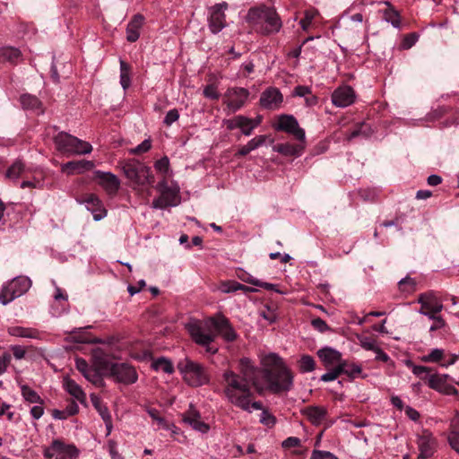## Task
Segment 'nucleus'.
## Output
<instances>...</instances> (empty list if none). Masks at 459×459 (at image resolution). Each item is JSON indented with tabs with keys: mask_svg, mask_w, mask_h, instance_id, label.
Masks as SVG:
<instances>
[{
	"mask_svg": "<svg viewBox=\"0 0 459 459\" xmlns=\"http://www.w3.org/2000/svg\"><path fill=\"white\" fill-rule=\"evenodd\" d=\"M239 371V374L231 369L223 372V392L226 398L243 411L250 412L251 409L262 410L263 405L260 402H251L250 384L254 381L255 369L247 358L240 359Z\"/></svg>",
	"mask_w": 459,
	"mask_h": 459,
	"instance_id": "nucleus-1",
	"label": "nucleus"
},
{
	"mask_svg": "<svg viewBox=\"0 0 459 459\" xmlns=\"http://www.w3.org/2000/svg\"><path fill=\"white\" fill-rule=\"evenodd\" d=\"M264 378L268 390L273 394L288 392L293 385V375L286 367L282 359L275 353L265 355L262 359Z\"/></svg>",
	"mask_w": 459,
	"mask_h": 459,
	"instance_id": "nucleus-2",
	"label": "nucleus"
},
{
	"mask_svg": "<svg viewBox=\"0 0 459 459\" xmlns=\"http://www.w3.org/2000/svg\"><path fill=\"white\" fill-rule=\"evenodd\" d=\"M193 341L205 348L206 352L215 354L218 348L212 345L216 339V333L213 331V316L204 320H192L186 325Z\"/></svg>",
	"mask_w": 459,
	"mask_h": 459,
	"instance_id": "nucleus-3",
	"label": "nucleus"
},
{
	"mask_svg": "<svg viewBox=\"0 0 459 459\" xmlns=\"http://www.w3.org/2000/svg\"><path fill=\"white\" fill-rule=\"evenodd\" d=\"M247 20L254 26L259 27L264 34L276 33L281 28V19L275 9L265 5L251 8Z\"/></svg>",
	"mask_w": 459,
	"mask_h": 459,
	"instance_id": "nucleus-4",
	"label": "nucleus"
},
{
	"mask_svg": "<svg viewBox=\"0 0 459 459\" xmlns=\"http://www.w3.org/2000/svg\"><path fill=\"white\" fill-rule=\"evenodd\" d=\"M177 368L183 376L184 381L190 386L197 387L209 382V375L205 367L188 357L180 359Z\"/></svg>",
	"mask_w": 459,
	"mask_h": 459,
	"instance_id": "nucleus-5",
	"label": "nucleus"
},
{
	"mask_svg": "<svg viewBox=\"0 0 459 459\" xmlns=\"http://www.w3.org/2000/svg\"><path fill=\"white\" fill-rule=\"evenodd\" d=\"M53 140L56 150L67 157L89 154L92 152V146L90 143L65 132L58 133Z\"/></svg>",
	"mask_w": 459,
	"mask_h": 459,
	"instance_id": "nucleus-6",
	"label": "nucleus"
},
{
	"mask_svg": "<svg viewBox=\"0 0 459 459\" xmlns=\"http://www.w3.org/2000/svg\"><path fill=\"white\" fill-rule=\"evenodd\" d=\"M31 286V281L27 277H15L2 288L0 292V303L7 305L16 298L23 295Z\"/></svg>",
	"mask_w": 459,
	"mask_h": 459,
	"instance_id": "nucleus-7",
	"label": "nucleus"
},
{
	"mask_svg": "<svg viewBox=\"0 0 459 459\" xmlns=\"http://www.w3.org/2000/svg\"><path fill=\"white\" fill-rule=\"evenodd\" d=\"M120 167L128 180L129 186L138 192H142L143 186L142 181L143 163L142 160L136 158L126 159L120 162Z\"/></svg>",
	"mask_w": 459,
	"mask_h": 459,
	"instance_id": "nucleus-8",
	"label": "nucleus"
},
{
	"mask_svg": "<svg viewBox=\"0 0 459 459\" xmlns=\"http://www.w3.org/2000/svg\"><path fill=\"white\" fill-rule=\"evenodd\" d=\"M44 456L49 459H77L79 450L72 444H66L61 439H55L43 451Z\"/></svg>",
	"mask_w": 459,
	"mask_h": 459,
	"instance_id": "nucleus-9",
	"label": "nucleus"
},
{
	"mask_svg": "<svg viewBox=\"0 0 459 459\" xmlns=\"http://www.w3.org/2000/svg\"><path fill=\"white\" fill-rule=\"evenodd\" d=\"M276 131H282L292 134L297 140L304 142L306 139L305 131L299 126L298 120L292 115H281L277 123L273 126Z\"/></svg>",
	"mask_w": 459,
	"mask_h": 459,
	"instance_id": "nucleus-10",
	"label": "nucleus"
},
{
	"mask_svg": "<svg viewBox=\"0 0 459 459\" xmlns=\"http://www.w3.org/2000/svg\"><path fill=\"white\" fill-rule=\"evenodd\" d=\"M248 96V90L241 87H232L229 88L224 93L223 102L230 112L235 113L245 105Z\"/></svg>",
	"mask_w": 459,
	"mask_h": 459,
	"instance_id": "nucleus-11",
	"label": "nucleus"
},
{
	"mask_svg": "<svg viewBox=\"0 0 459 459\" xmlns=\"http://www.w3.org/2000/svg\"><path fill=\"white\" fill-rule=\"evenodd\" d=\"M156 188L160 195L153 201L152 206L154 208L163 209L178 204V190L168 186L166 180L159 182Z\"/></svg>",
	"mask_w": 459,
	"mask_h": 459,
	"instance_id": "nucleus-12",
	"label": "nucleus"
},
{
	"mask_svg": "<svg viewBox=\"0 0 459 459\" xmlns=\"http://www.w3.org/2000/svg\"><path fill=\"white\" fill-rule=\"evenodd\" d=\"M94 180L109 196H115L120 188L119 178L111 172L94 171Z\"/></svg>",
	"mask_w": 459,
	"mask_h": 459,
	"instance_id": "nucleus-13",
	"label": "nucleus"
},
{
	"mask_svg": "<svg viewBox=\"0 0 459 459\" xmlns=\"http://www.w3.org/2000/svg\"><path fill=\"white\" fill-rule=\"evenodd\" d=\"M228 8V4L225 2L216 4L210 9L209 16V29L216 34L220 32L226 26L225 11Z\"/></svg>",
	"mask_w": 459,
	"mask_h": 459,
	"instance_id": "nucleus-14",
	"label": "nucleus"
},
{
	"mask_svg": "<svg viewBox=\"0 0 459 459\" xmlns=\"http://www.w3.org/2000/svg\"><path fill=\"white\" fill-rule=\"evenodd\" d=\"M109 371L111 375L107 376L117 382L132 384L137 380L134 368L125 363H114Z\"/></svg>",
	"mask_w": 459,
	"mask_h": 459,
	"instance_id": "nucleus-15",
	"label": "nucleus"
},
{
	"mask_svg": "<svg viewBox=\"0 0 459 459\" xmlns=\"http://www.w3.org/2000/svg\"><path fill=\"white\" fill-rule=\"evenodd\" d=\"M213 331L216 337L221 335L227 342H233L238 337L229 319L221 314L213 316Z\"/></svg>",
	"mask_w": 459,
	"mask_h": 459,
	"instance_id": "nucleus-16",
	"label": "nucleus"
},
{
	"mask_svg": "<svg viewBox=\"0 0 459 459\" xmlns=\"http://www.w3.org/2000/svg\"><path fill=\"white\" fill-rule=\"evenodd\" d=\"M419 455L418 459H427L431 457L436 452L437 441L433 435L428 431H424L418 437L417 440Z\"/></svg>",
	"mask_w": 459,
	"mask_h": 459,
	"instance_id": "nucleus-17",
	"label": "nucleus"
},
{
	"mask_svg": "<svg viewBox=\"0 0 459 459\" xmlns=\"http://www.w3.org/2000/svg\"><path fill=\"white\" fill-rule=\"evenodd\" d=\"M355 92L351 86L342 85L332 93V102L339 108H346L355 101Z\"/></svg>",
	"mask_w": 459,
	"mask_h": 459,
	"instance_id": "nucleus-18",
	"label": "nucleus"
},
{
	"mask_svg": "<svg viewBox=\"0 0 459 459\" xmlns=\"http://www.w3.org/2000/svg\"><path fill=\"white\" fill-rule=\"evenodd\" d=\"M283 97L277 88L266 89L260 97V105L267 109L276 110L280 108Z\"/></svg>",
	"mask_w": 459,
	"mask_h": 459,
	"instance_id": "nucleus-19",
	"label": "nucleus"
},
{
	"mask_svg": "<svg viewBox=\"0 0 459 459\" xmlns=\"http://www.w3.org/2000/svg\"><path fill=\"white\" fill-rule=\"evenodd\" d=\"M80 202L85 204L87 210L92 213L95 221H100L106 216L107 211L100 199L95 194L84 195Z\"/></svg>",
	"mask_w": 459,
	"mask_h": 459,
	"instance_id": "nucleus-20",
	"label": "nucleus"
},
{
	"mask_svg": "<svg viewBox=\"0 0 459 459\" xmlns=\"http://www.w3.org/2000/svg\"><path fill=\"white\" fill-rule=\"evenodd\" d=\"M182 420L185 423L201 433H206L210 429L209 425L201 420L199 411L192 404H190L189 410L183 414Z\"/></svg>",
	"mask_w": 459,
	"mask_h": 459,
	"instance_id": "nucleus-21",
	"label": "nucleus"
},
{
	"mask_svg": "<svg viewBox=\"0 0 459 459\" xmlns=\"http://www.w3.org/2000/svg\"><path fill=\"white\" fill-rule=\"evenodd\" d=\"M95 163L91 160H71L61 165V171L67 175L82 174L93 169Z\"/></svg>",
	"mask_w": 459,
	"mask_h": 459,
	"instance_id": "nucleus-22",
	"label": "nucleus"
},
{
	"mask_svg": "<svg viewBox=\"0 0 459 459\" xmlns=\"http://www.w3.org/2000/svg\"><path fill=\"white\" fill-rule=\"evenodd\" d=\"M419 303H420V308L428 313L429 312H441L443 309V304L440 299L433 292L422 293L419 296Z\"/></svg>",
	"mask_w": 459,
	"mask_h": 459,
	"instance_id": "nucleus-23",
	"label": "nucleus"
},
{
	"mask_svg": "<svg viewBox=\"0 0 459 459\" xmlns=\"http://www.w3.org/2000/svg\"><path fill=\"white\" fill-rule=\"evenodd\" d=\"M91 401L94 408L97 410L99 414L100 415L101 419L105 422L106 429H107V435H109L112 430V419L111 415L108 411V409L106 405L103 404L101 399L94 394H91Z\"/></svg>",
	"mask_w": 459,
	"mask_h": 459,
	"instance_id": "nucleus-24",
	"label": "nucleus"
},
{
	"mask_svg": "<svg viewBox=\"0 0 459 459\" xmlns=\"http://www.w3.org/2000/svg\"><path fill=\"white\" fill-rule=\"evenodd\" d=\"M143 29V17L136 14L133 17L126 28V39L130 42L136 41Z\"/></svg>",
	"mask_w": 459,
	"mask_h": 459,
	"instance_id": "nucleus-25",
	"label": "nucleus"
},
{
	"mask_svg": "<svg viewBox=\"0 0 459 459\" xmlns=\"http://www.w3.org/2000/svg\"><path fill=\"white\" fill-rule=\"evenodd\" d=\"M63 387L71 396H73L79 403H84L86 402L85 393L74 379L70 378L69 377H64Z\"/></svg>",
	"mask_w": 459,
	"mask_h": 459,
	"instance_id": "nucleus-26",
	"label": "nucleus"
},
{
	"mask_svg": "<svg viewBox=\"0 0 459 459\" xmlns=\"http://www.w3.org/2000/svg\"><path fill=\"white\" fill-rule=\"evenodd\" d=\"M317 355L326 367L335 363L340 365V363L343 361L342 359V353L330 347L320 349L317 351Z\"/></svg>",
	"mask_w": 459,
	"mask_h": 459,
	"instance_id": "nucleus-27",
	"label": "nucleus"
},
{
	"mask_svg": "<svg viewBox=\"0 0 459 459\" xmlns=\"http://www.w3.org/2000/svg\"><path fill=\"white\" fill-rule=\"evenodd\" d=\"M148 358L151 359V368L154 371H162L167 374H172L174 372L173 364L169 359L165 357L154 359L145 351V359Z\"/></svg>",
	"mask_w": 459,
	"mask_h": 459,
	"instance_id": "nucleus-28",
	"label": "nucleus"
},
{
	"mask_svg": "<svg viewBox=\"0 0 459 459\" xmlns=\"http://www.w3.org/2000/svg\"><path fill=\"white\" fill-rule=\"evenodd\" d=\"M92 359L94 366L100 371H109L114 364L111 363L109 357L100 348L93 351Z\"/></svg>",
	"mask_w": 459,
	"mask_h": 459,
	"instance_id": "nucleus-29",
	"label": "nucleus"
},
{
	"mask_svg": "<svg viewBox=\"0 0 459 459\" xmlns=\"http://www.w3.org/2000/svg\"><path fill=\"white\" fill-rule=\"evenodd\" d=\"M273 151L285 156L299 157L301 155L304 146L301 144L279 143L273 146Z\"/></svg>",
	"mask_w": 459,
	"mask_h": 459,
	"instance_id": "nucleus-30",
	"label": "nucleus"
},
{
	"mask_svg": "<svg viewBox=\"0 0 459 459\" xmlns=\"http://www.w3.org/2000/svg\"><path fill=\"white\" fill-rule=\"evenodd\" d=\"M21 57L22 53L16 48L9 46L0 48V61L16 65L21 60Z\"/></svg>",
	"mask_w": 459,
	"mask_h": 459,
	"instance_id": "nucleus-31",
	"label": "nucleus"
},
{
	"mask_svg": "<svg viewBox=\"0 0 459 459\" xmlns=\"http://www.w3.org/2000/svg\"><path fill=\"white\" fill-rule=\"evenodd\" d=\"M10 335L15 337L38 339L39 337V332L37 329L22 326H10L7 329Z\"/></svg>",
	"mask_w": 459,
	"mask_h": 459,
	"instance_id": "nucleus-32",
	"label": "nucleus"
},
{
	"mask_svg": "<svg viewBox=\"0 0 459 459\" xmlns=\"http://www.w3.org/2000/svg\"><path fill=\"white\" fill-rule=\"evenodd\" d=\"M238 277L242 281L250 283L252 285H255V286H257V287H261V288H264V289L269 290L278 291V290L276 288L277 286L275 284L268 283V282H264L262 281H259V280L254 278L248 273L245 272L244 270H240L238 273Z\"/></svg>",
	"mask_w": 459,
	"mask_h": 459,
	"instance_id": "nucleus-33",
	"label": "nucleus"
},
{
	"mask_svg": "<svg viewBox=\"0 0 459 459\" xmlns=\"http://www.w3.org/2000/svg\"><path fill=\"white\" fill-rule=\"evenodd\" d=\"M447 439L450 446L459 454V413L451 422V431Z\"/></svg>",
	"mask_w": 459,
	"mask_h": 459,
	"instance_id": "nucleus-34",
	"label": "nucleus"
},
{
	"mask_svg": "<svg viewBox=\"0 0 459 459\" xmlns=\"http://www.w3.org/2000/svg\"><path fill=\"white\" fill-rule=\"evenodd\" d=\"M307 419L315 425H318L325 419L326 410L323 407H309L306 410Z\"/></svg>",
	"mask_w": 459,
	"mask_h": 459,
	"instance_id": "nucleus-35",
	"label": "nucleus"
},
{
	"mask_svg": "<svg viewBox=\"0 0 459 459\" xmlns=\"http://www.w3.org/2000/svg\"><path fill=\"white\" fill-rule=\"evenodd\" d=\"M21 393L22 398L28 403L35 404L44 403L42 398L39 395V394L27 385H21Z\"/></svg>",
	"mask_w": 459,
	"mask_h": 459,
	"instance_id": "nucleus-36",
	"label": "nucleus"
},
{
	"mask_svg": "<svg viewBox=\"0 0 459 459\" xmlns=\"http://www.w3.org/2000/svg\"><path fill=\"white\" fill-rule=\"evenodd\" d=\"M342 374L347 375L351 378H356L360 376L362 368L359 365L355 363H349L347 360H343L340 363Z\"/></svg>",
	"mask_w": 459,
	"mask_h": 459,
	"instance_id": "nucleus-37",
	"label": "nucleus"
},
{
	"mask_svg": "<svg viewBox=\"0 0 459 459\" xmlns=\"http://www.w3.org/2000/svg\"><path fill=\"white\" fill-rule=\"evenodd\" d=\"M130 75L131 66L126 62L120 59V84L125 91L130 86Z\"/></svg>",
	"mask_w": 459,
	"mask_h": 459,
	"instance_id": "nucleus-38",
	"label": "nucleus"
},
{
	"mask_svg": "<svg viewBox=\"0 0 459 459\" xmlns=\"http://www.w3.org/2000/svg\"><path fill=\"white\" fill-rule=\"evenodd\" d=\"M387 4L389 7L384 11L383 15L385 21L391 23L394 28H400L401 18L399 13L393 9L388 3Z\"/></svg>",
	"mask_w": 459,
	"mask_h": 459,
	"instance_id": "nucleus-39",
	"label": "nucleus"
},
{
	"mask_svg": "<svg viewBox=\"0 0 459 459\" xmlns=\"http://www.w3.org/2000/svg\"><path fill=\"white\" fill-rule=\"evenodd\" d=\"M25 166L21 160H16L6 171V177L11 179H17L24 171Z\"/></svg>",
	"mask_w": 459,
	"mask_h": 459,
	"instance_id": "nucleus-40",
	"label": "nucleus"
},
{
	"mask_svg": "<svg viewBox=\"0 0 459 459\" xmlns=\"http://www.w3.org/2000/svg\"><path fill=\"white\" fill-rule=\"evenodd\" d=\"M21 103L24 108L35 110L40 108L39 100L32 95H22L21 97Z\"/></svg>",
	"mask_w": 459,
	"mask_h": 459,
	"instance_id": "nucleus-41",
	"label": "nucleus"
},
{
	"mask_svg": "<svg viewBox=\"0 0 459 459\" xmlns=\"http://www.w3.org/2000/svg\"><path fill=\"white\" fill-rule=\"evenodd\" d=\"M148 414L157 423L158 429H170V425L164 420L160 412L155 409H148Z\"/></svg>",
	"mask_w": 459,
	"mask_h": 459,
	"instance_id": "nucleus-42",
	"label": "nucleus"
},
{
	"mask_svg": "<svg viewBox=\"0 0 459 459\" xmlns=\"http://www.w3.org/2000/svg\"><path fill=\"white\" fill-rule=\"evenodd\" d=\"M299 366L301 372H311L315 369V359L310 355H302Z\"/></svg>",
	"mask_w": 459,
	"mask_h": 459,
	"instance_id": "nucleus-43",
	"label": "nucleus"
},
{
	"mask_svg": "<svg viewBox=\"0 0 459 459\" xmlns=\"http://www.w3.org/2000/svg\"><path fill=\"white\" fill-rule=\"evenodd\" d=\"M318 15V11L314 8L307 9L304 12V18L300 20L299 24L303 30H307L313 19Z\"/></svg>",
	"mask_w": 459,
	"mask_h": 459,
	"instance_id": "nucleus-44",
	"label": "nucleus"
},
{
	"mask_svg": "<svg viewBox=\"0 0 459 459\" xmlns=\"http://www.w3.org/2000/svg\"><path fill=\"white\" fill-rule=\"evenodd\" d=\"M240 289H242L241 283L236 281H221L218 287V290L223 293L235 292Z\"/></svg>",
	"mask_w": 459,
	"mask_h": 459,
	"instance_id": "nucleus-45",
	"label": "nucleus"
},
{
	"mask_svg": "<svg viewBox=\"0 0 459 459\" xmlns=\"http://www.w3.org/2000/svg\"><path fill=\"white\" fill-rule=\"evenodd\" d=\"M100 370L91 368L85 376L84 377L96 386H102L103 385V379L101 377V375L99 373Z\"/></svg>",
	"mask_w": 459,
	"mask_h": 459,
	"instance_id": "nucleus-46",
	"label": "nucleus"
},
{
	"mask_svg": "<svg viewBox=\"0 0 459 459\" xmlns=\"http://www.w3.org/2000/svg\"><path fill=\"white\" fill-rule=\"evenodd\" d=\"M244 121H247L246 117L239 115V116L234 117L231 119L226 120L224 123L229 130H233V129L238 128V126H244L243 125Z\"/></svg>",
	"mask_w": 459,
	"mask_h": 459,
	"instance_id": "nucleus-47",
	"label": "nucleus"
},
{
	"mask_svg": "<svg viewBox=\"0 0 459 459\" xmlns=\"http://www.w3.org/2000/svg\"><path fill=\"white\" fill-rule=\"evenodd\" d=\"M446 377L439 375H429V387L438 390L445 383Z\"/></svg>",
	"mask_w": 459,
	"mask_h": 459,
	"instance_id": "nucleus-48",
	"label": "nucleus"
},
{
	"mask_svg": "<svg viewBox=\"0 0 459 459\" xmlns=\"http://www.w3.org/2000/svg\"><path fill=\"white\" fill-rule=\"evenodd\" d=\"M155 169L165 175L169 171V160L167 156L162 157L161 159L158 160L154 164Z\"/></svg>",
	"mask_w": 459,
	"mask_h": 459,
	"instance_id": "nucleus-49",
	"label": "nucleus"
},
{
	"mask_svg": "<svg viewBox=\"0 0 459 459\" xmlns=\"http://www.w3.org/2000/svg\"><path fill=\"white\" fill-rule=\"evenodd\" d=\"M203 94L205 98L211 100H218L220 98L217 86L213 83L206 85L204 89Z\"/></svg>",
	"mask_w": 459,
	"mask_h": 459,
	"instance_id": "nucleus-50",
	"label": "nucleus"
},
{
	"mask_svg": "<svg viewBox=\"0 0 459 459\" xmlns=\"http://www.w3.org/2000/svg\"><path fill=\"white\" fill-rule=\"evenodd\" d=\"M260 422L268 428H272L276 423V419L268 411L264 410L261 413Z\"/></svg>",
	"mask_w": 459,
	"mask_h": 459,
	"instance_id": "nucleus-51",
	"label": "nucleus"
},
{
	"mask_svg": "<svg viewBox=\"0 0 459 459\" xmlns=\"http://www.w3.org/2000/svg\"><path fill=\"white\" fill-rule=\"evenodd\" d=\"M342 374V369L340 365H337L332 370L326 372L325 374L321 376V380L324 382H329L335 380Z\"/></svg>",
	"mask_w": 459,
	"mask_h": 459,
	"instance_id": "nucleus-52",
	"label": "nucleus"
},
{
	"mask_svg": "<svg viewBox=\"0 0 459 459\" xmlns=\"http://www.w3.org/2000/svg\"><path fill=\"white\" fill-rule=\"evenodd\" d=\"M266 139H267V135H257V136L254 137L247 143L249 150L252 152V151H255L257 148L263 146L265 143Z\"/></svg>",
	"mask_w": 459,
	"mask_h": 459,
	"instance_id": "nucleus-53",
	"label": "nucleus"
},
{
	"mask_svg": "<svg viewBox=\"0 0 459 459\" xmlns=\"http://www.w3.org/2000/svg\"><path fill=\"white\" fill-rule=\"evenodd\" d=\"M444 354V351L441 349H434L428 355L424 357V360L428 362H437L439 361Z\"/></svg>",
	"mask_w": 459,
	"mask_h": 459,
	"instance_id": "nucleus-54",
	"label": "nucleus"
},
{
	"mask_svg": "<svg viewBox=\"0 0 459 459\" xmlns=\"http://www.w3.org/2000/svg\"><path fill=\"white\" fill-rule=\"evenodd\" d=\"M310 459H338L336 455L328 451L314 450Z\"/></svg>",
	"mask_w": 459,
	"mask_h": 459,
	"instance_id": "nucleus-55",
	"label": "nucleus"
},
{
	"mask_svg": "<svg viewBox=\"0 0 459 459\" xmlns=\"http://www.w3.org/2000/svg\"><path fill=\"white\" fill-rule=\"evenodd\" d=\"M418 35L415 33H410L406 35L402 42V47L404 49L411 48L418 40Z\"/></svg>",
	"mask_w": 459,
	"mask_h": 459,
	"instance_id": "nucleus-56",
	"label": "nucleus"
},
{
	"mask_svg": "<svg viewBox=\"0 0 459 459\" xmlns=\"http://www.w3.org/2000/svg\"><path fill=\"white\" fill-rule=\"evenodd\" d=\"M75 365L76 368L83 375V377L91 369L87 361L82 358H77Z\"/></svg>",
	"mask_w": 459,
	"mask_h": 459,
	"instance_id": "nucleus-57",
	"label": "nucleus"
},
{
	"mask_svg": "<svg viewBox=\"0 0 459 459\" xmlns=\"http://www.w3.org/2000/svg\"><path fill=\"white\" fill-rule=\"evenodd\" d=\"M360 345L363 349L372 351L377 350V347L378 346L375 340L368 337H364L360 339Z\"/></svg>",
	"mask_w": 459,
	"mask_h": 459,
	"instance_id": "nucleus-58",
	"label": "nucleus"
},
{
	"mask_svg": "<svg viewBox=\"0 0 459 459\" xmlns=\"http://www.w3.org/2000/svg\"><path fill=\"white\" fill-rule=\"evenodd\" d=\"M399 286L403 290L411 291L414 290L415 281L413 279L406 277L399 281Z\"/></svg>",
	"mask_w": 459,
	"mask_h": 459,
	"instance_id": "nucleus-59",
	"label": "nucleus"
},
{
	"mask_svg": "<svg viewBox=\"0 0 459 459\" xmlns=\"http://www.w3.org/2000/svg\"><path fill=\"white\" fill-rule=\"evenodd\" d=\"M179 117V114H178V111L174 108V109H170L167 114H166V117L164 118V123L167 125V126H170L172 125L174 122H176Z\"/></svg>",
	"mask_w": 459,
	"mask_h": 459,
	"instance_id": "nucleus-60",
	"label": "nucleus"
},
{
	"mask_svg": "<svg viewBox=\"0 0 459 459\" xmlns=\"http://www.w3.org/2000/svg\"><path fill=\"white\" fill-rule=\"evenodd\" d=\"M246 120L247 121L243 122L244 126H238V128L241 129V132L244 135L249 136L252 134L255 128L254 126H252L251 118L246 117Z\"/></svg>",
	"mask_w": 459,
	"mask_h": 459,
	"instance_id": "nucleus-61",
	"label": "nucleus"
},
{
	"mask_svg": "<svg viewBox=\"0 0 459 459\" xmlns=\"http://www.w3.org/2000/svg\"><path fill=\"white\" fill-rule=\"evenodd\" d=\"M311 324L316 329H317L321 333H324V332H326L327 330H329V326L327 325L325 321H324L322 318H319V317L315 318L312 320Z\"/></svg>",
	"mask_w": 459,
	"mask_h": 459,
	"instance_id": "nucleus-62",
	"label": "nucleus"
},
{
	"mask_svg": "<svg viewBox=\"0 0 459 459\" xmlns=\"http://www.w3.org/2000/svg\"><path fill=\"white\" fill-rule=\"evenodd\" d=\"M300 446V439L296 437H290L282 442V446L285 448L298 447Z\"/></svg>",
	"mask_w": 459,
	"mask_h": 459,
	"instance_id": "nucleus-63",
	"label": "nucleus"
},
{
	"mask_svg": "<svg viewBox=\"0 0 459 459\" xmlns=\"http://www.w3.org/2000/svg\"><path fill=\"white\" fill-rule=\"evenodd\" d=\"M43 404H36L30 409V415L33 419L39 420L40 419L44 414V408L42 406Z\"/></svg>",
	"mask_w": 459,
	"mask_h": 459,
	"instance_id": "nucleus-64",
	"label": "nucleus"
}]
</instances>
